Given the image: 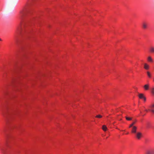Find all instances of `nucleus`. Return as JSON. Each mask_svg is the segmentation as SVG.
Here are the masks:
<instances>
[{"label": "nucleus", "instance_id": "1", "mask_svg": "<svg viewBox=\"0 0 154 154\" xmlns=\"http://www.w3.org/2000/svg\"><path fill=\"white\" fill-rule=\"evenodd\" d=\"M148 51L150 53L154 54V47L152 45H149L148 48ZM147 61L152 64H154V60L151 56L149 55L147 57ZM142 66L146 70L148 77L153 79L154 82V75L152 73V71L154 69V66L150 67L146 63L143 61L142 62Z\"/></svg>", "mask_w": 154, "mask_h": 154}, {"label": "nucleus", "instance_id": "2", "mask_svg": "<svg viewBox=\"0 0 154 154\" xmlns=\"http://www.w3.org/2000/svg\"><path fill=\"white\" fill-rule=\"evenodd\" d=\"M140 113L142 116H144L146 113L149 112L151 115L154 117V103L149 106L148 108L143 106L141 109H140Z\"/></svg>", "mask_w": 154, "mask_h": 154}, {"label": "nucleus", "instance_id": "3", "mask_svg": "<svg viewBox=\"0 0 154 154\" xmlns=\"http://www.w3.org/2000/svg\"><path fill=\"white\" fill-rule=\"evenodd\" d=\"M26 6L22 10H35L34 7L39 0H27Z\"/></svg>", "mask_w": 154, "mask_h": 154}, {"label": "nucleus", "instance_id": "4", "mask_svg": "<svg viewBox=\"0 0 154 154\" xmlns=\"http://www.w3.org/2000/svg\"><path fill=\"white\" fill-rule=\"evenodd\" d=\"M143 88L145 90L149 91L152 95L154 96V87H151L149 84H147L144 85Z\"/></svg>", "mask_w": 154, "mask_h": 154}, {"label": "nucleus", "instance_id": "5", "mask_svg": "<svg viewBox=\"0 0 154 154\" xmlns=\"http://www.w3.org/2000/svg\"><path fill=\"white\" fill-rule=\"evenodd\" d=\"M138 97L139 99V104H141L140 100H142L143 102H146V97L143 94L138 93Z\"/></svg>", "mask_w": 154, "mask_h": 154}, {"label": "nucleus", "instance_id": "6", "mask_svg": "<svg viewBox=\"0 0 154 154\" xmlns=\"http://www.w3.org/2000/svg\"><path fill=\"white\" fill-rule=\"evenodd\" d=\"M145 154H154V149L150 148L145 149Z\"/></svg>", "mask_w": 154, "mask_h": 154}, {"label": "nucleus", "instance_id": "7", "mask_svg": "<svg viewBox=\"0 0 154 154\" xmlns=\"http://www.w3.org/2000/svg\"><path fill=\"white\" fill-rule=\"evenodd\" d=\"M142 27L144 29H146L148 27V24L145 22H144L142 24Z\"/></svg>", "mask_w": 154, "mask_h": 154}, {"label": "nucleus", "instance_id": "8", "mask_svg": "<svg viewBox=\"0 0 154 154\" xmlns=\"http://www.w3.org/2000/svg\"><path fill=\"white\" fill-rule=\"evenodd\" d=\"M4 149V146L0 141V150L2 151Z\"/></svg>", "mask_w": 154, "mask_h": 154}, {"label": "nucleus", "instance_id": "9", "mask_svg": "<svg viewBox=\"0 0 154 154\" xmlns=\"http://www.w3.org/2000/svg\"><path fill=\"white\" fill-rule=\"evenodd\" d=\"M126 119L128 121H132L133 120L132 118L131 117H127L126 118Z\"/></svg>", "mask_w": 154, "mask_h": 154}, {"label": "nucleus", "instance_id": "10", "mask_svg": "<svg viewBox=\"0 0 154 154\" xmlns=\"http://www.w3.org/2000/svg\"><path fill=\"white\" fill-rule=\"evenodd\" d=\"M143 140H144V142L146 143H147L149 141L146 138H144Z\"/></svg>", "mask_w": 154, "mask_h": 154}, {"label": "nucleus", "instance_id": "11", "mask_svg": "<svg viewBox=\"0 0 154 154\" xmlns=\"http://www.w3.org/2000/svg\"><path fill=\"white\" fill-rule=\"evenodd\" d=\"M1 131H2V132L3 133H4V134H5V133H6V131H5V128H3V130H1Z\"/></svg>", "mask_w": 154, "mask_h": 154}, {"label": "nucleus", "instance_id": "12", "mask_svg": "<svg viewBox=\"0 0 154 154\" xmlns=\"http://www.w3.org/2000/svg\"><path fill=\"white\" fill-rule=\"evenodd\" d=\"M2 41V39L0 38V41Z\"/></svg>", "mask_w": 154, "mask_h": 154}]
</instances>
